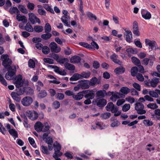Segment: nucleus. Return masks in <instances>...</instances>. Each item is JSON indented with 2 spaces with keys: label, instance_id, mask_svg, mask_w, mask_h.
Returning a JSON list of instances; mask_svg holds the SVG:
<instances>
[{
  "label": "nucleus",
  "instance_id": "obj_43",
  "mask_svg": "<svg viewBox=\"0 0 160 160\" xmlns=\"http://www.w3.org/2000/svg\"><path fill=\"white\" fill-rule=\"evenodd\" d=\"M114 106L115 105L112 102H110L108 103L105 108L107 111H110L112 109V108L114 107Z\"/></svg>",
  "mask_w": 160,
  "mask_h": 160
},
{
  "label": "nucleus",
  "instance_id": "obj_46",
  "mask_svg": "<svg viewBox=\"0 0 160 160\" xmlns=\"http://www.w3.org/2000/svg\"><path fill=\"white\" fill-rule=\"evenodd\" d=\"M45 31L46 33L50 32L51 31V27L48 23H47L44 27Z\"/></svg>",
  "mask_w": 160,
  "mask_h": 160
},
{
  "label": "nucleus",
  "instance_id": "obj_33",
  "mask_svg": "<svg viewBox=\"0 0 160 160\" xmlns=\"http://www.w3.org/2000/svg\"><path fill=\"white\" fill-rule=\"evenodd\" d=\"M131 59L132 62L135 65L138 66L141 64L140 60L137 58L135 57H132L131 58Z\"/></svg>",
  "mask_w": 160,
  "mask_h": 160
},
{
  "label": "nucleus",
  "instance_id": "obj_42",
  "mask_svg": "<svg viewBox=\"0 0 160 160\" xmlns=\"http://www.w3.org/2000/svg\"><path fill=\"white\" fill-rule=\"evenodd\" d=\"M143 123L147 127L153 125L152 122L149 119H144L143 121Z\"/></svg>",
  "mask_w": 160,
  "mask_h": 160
},
{
  "label": "nucleus",
  "instance_id": "obj_57",
  "mask_svg": "<svg viewBox=\"0 0 160 160\" xmlns=\"http://www.w3.org/2000/svg\"><path fill=\"white\" fill-rule=\"evenodd\" d=\"M28 140L30 144L34 148H36L37 147L36 145L35 144V141L34 139L30 137L28 138Z\"/></svg>",
  "mask_w": 160,
  "mask_h": 160
},
{
  "label": "nucleus",
  "instance_id": "obj_22",
  "mask_svg": "<svg viewBox=\"0 0 160 160\" xmlns=\"http://www.w3.org/2000/svg\"><path fill=\"white\" fill-rule=\"evenodd\" d=\"M83 90L78 93L77 95H73V98L75 100H79L81 99L84 96V93H83Z\"/></svg>",
  "mask_w": 160,
  "mask_h": 160
},
{
  "label": "nucleus",
  "instance_id": "obj_30",
  "mask_svg": "<svg viewBox=\"0 0 160 160\" xmlns=\"http://www.w3.org/2000/svg\"><path fill=\"white\" fill-rule=\"evenodd\" d=\"M138 71V68L136 67H132L131 70V75L132 76L135 77L137 74Z\"/></svg>",
  "mask_w": 160,
  "mask_h": 160
},
{
  "label": "nucleus",
  "instance_id": "obj_55",
  "mask_svg": "<svg viewBox=\"0 0 160 160\" xmlns=\"http://www.w3.org/2000/svg\"><path fill=\"white\" fill-rule=\"evenodd\" d=\"M130 108V105L129 104H125L122 107V110L123 112H127L128 111Z\"/></svg>",
  "mask_w": 160,
  "mask_h": 160
},
{
  "label": "nucleus",
  "instance_id": "obj_3",
  "mask_svg": "<svg viewBox=\"0 0 160 160\" xmlns=\"http://www.w3.org/2000/svg\"><path fill=\"white\" fill-rule=\"evenodd\" d=\"M32 98L30 96H25L22 98L21 102L22 105L25 107L30 106L33 102Z\"/></svg>",
  "mask_w": 160,
  "mask_h": 160
},
{
  "label": "nucleus",
  "instance_id": "obj_16",
  "mask_svg": "<svg viewBox=\"0 0 160 160\" xmlns=\"http://www.w3.org/2000/svg\"><path fill=\"white\" fill-rule=\"evenodd\" d=\"M16 19L18 21H22L24 24L27 23V19L26 17L24 16H20V13L17 14Z\"/></svg>",
  "mask_w": 160,
  "mask_h": 160
},
{
  "label": "nucleus",
  "instance_id": "obj_56",
  "mask_svg": "<svg viewBox=\"0 0 160 160\" xmlns=\"http://www.w3.org/2000/svg\"><path fill=\"white\" fill-rule=\"evenodd\" d=\"M136 77L137 79L139 81L143 82L144 81V78L142 74L138 73Z\"/></svg>",
  "mask_w": 160,
  "mask_h": 160
},
{
  "label": "nucleus",
  "instance_id": "obj_36",
  "mask_svg": "<svg viewBox=\"0 0 160 160\" xmlns=\"http://www.w3.org/2000/svg\"><path fill=\"white\" fill-rule=\"evenodd\" d=\"M10 13L13 14L16 13L17 14L20 13V11L16 7H13L10 8L9 10Z\"/></svg>",
  "mask_w": 160,
  "mask_h": 160
},
{
  "label": "nucleus",
  "instance_id": "obj_51",
  "mask_svg": "<svg viewBox=\"0 0 160 160\" xmlns=\"http://www.w3.org/2000/svg\"><path fill=\"white\" fill-rule=\"evenodd\" d=\"M0 82L3 85L7 86L8 84L5 79L2 75L0 74Z\"/></svg>",
  "mask_w": 160,
  "mask_h": 160
},
{
  "label": "nucleus",
  "instance_id": "obj_32",
  "mask_svg": "<svg viewBox=\"0 0 160 160\" xmlns=\"http://www.w3.org/2000/svg\"><path fill=\"white\" fill-rule=\"evenodd\" d=\"M52 36V34L50 32H47L45 34H42L41 35V38L45 40H47L50 39Z\"/></svg>",
  "mask_w": 160,
  "mask_h": 160
},
{
  "label": "nucleus",
  "instance_id": "obj_23",
  "mask_svg": "<svg viewBox=\"0 0 160 160\" xmlns=\"http://www.w3.org/2000/svg\"><path fill=\"white\" fill-rule=\"evenodd\" d=\"M118 58V56L115 53L113 54L110 56V58L114 62L120 65L121 62L119 60L117 59Z\"/></svg>",
  "mask_w": 160,
  "mask_h": 160
},
{
  "label": "nucleus",
  "instance_id": "obj_34",
  "mask_svg": "<svg viewBox=\"0 0 160 160\" xmlns=\"http://www.w3.org/2000/svg\"><path fill=\"white\" fill-rule=\"evenodd\" d=\"M43 29V27L41 26H35L33 28V30L36 32H42Z\"/></svg>",
  "mask_w": 160,
  "mask_h": 160
},
{
  "label": "nucleus",
  "instance_id": "obj_48",
  "mask_svg": "<svg viewBox=\"0 0 160 160\" xmlns=\"http://www.w3.org/2000/svg\"><path fill=\"white\" fill-rule=\"evenodd\" d=\"M142 17L145 19H149L151 17V14L149 12H147L145 14L142 12Z\"/></svg>",
  "mask_w": 160,
  "mask_h": 160
},
{
  "label": "nucleus",
  "instance_id": "obj_18",
  "mask_svg": "<svg viewBox=\"0 0 160 160\" xmlns=\"http://www.w3.org/2000/svg\"><path fill=\"white\" fill-rule=\"evenodd\" d=\"M159 82H160V79L156 78H154L150 81L151 86L152 87L155 88Z\"/></svg>",
  "mask_w": 160,
  "mask_h": 160
},
{
  "label": "nucleus",
  "instance_id": "obj_19",
  "mask_svg": "<svg viewBox=\"0 0 160 160\" xmlns=\"http://www.w3.org/2000/svg\"><path fill=\"white\" fill-rule=\"evenodd\" d=\"M11 96L13 99L16 101L19 102L21 100V98L17 93L15 92H12L11 93Z\"/></svg>",
  "mask_w": 160,
  "mask_h": 160
},
{
  "label": "nucleus",
  "instance_id": "obj_59",
  "mask_svg": "<svg viewBox=\"0 0 160 160\" xmlns=\"http://www.w3.org/2000/svg\"><path fill=\"white\" fill-rule=\"evenodd\" d=\"M150 59L148 58H145L142 61V64L144 65H147Z\"/></svg>",
  "mask_w": 160,
  "mask_h": 160
},
{
  "label": "nucleus",
  "instance_id": "obj_26",
  "mask_svg": "<svg viewBox=\"0 0 160 160\" xmlns=\"http://www.w3.org/2000/svg\"><path fill=\"white\" fill-rule=\"evenodd\" d=\"M79 44L80 46L89 50H92L93 49V48L92 46L88 43L83 42H81L79 43Z\"/></svg>",
  "mask_w": 160,
  "mask_h": 160
},
{
  "label": "nucleus",
  "instance_id": "obj_40",
  "mask_svg": "<svg viewBox=\"0 0 160 160\" xmlns=\"http://www.w3.org/2000/svg\"><path fill=\"white\" fill-rule=\"evenodd\" d=\"M47 95V92L45 90L41 91L38 95V97L40 98H42L45 97Z\"/></svg>",
  "mask_w": 160,
  "mask_h": 160
},
{
  "label": "nucleus",
  "instance_id": "obj_58",
  "mask_svg": "<svg viewBox=\"0 0 160 160\" xmlns=\"http://www.w3.org/2000/svg\"><path fill=\"white\" fill-rule=\"evenodd\" d=\"M52 106L55 109H57L60 106V103L59 101H55L52 103Z\"/></svg>",
  "mask_w": 160,
  "mask_h": 160
},
{
  "label": "nucleus",
  "instance_id": "obj_53",
  "mask_svg": "<svg viewBox=\"0 0 160 160\" xmlns=\"http://www.w3.org/2000/svg\"><path fill=\"white\" fill-rule=\"evenodd\" d=\"M17 89V92H16L19 95H21L24 94L25 92V87L23 88H18Z\"/></svg>",
  "mask_w": 160,
  "mask_h": 160
},
{
  "label": "nucleus",
  "instance_id": "obj_6",
  "mask_svg": "<svg viewBox=\"0 0 160 160\" xmlns=\"http://www.w3.org/2000/svg\"><path fill=\"white\" fill-rule=\"evenodd\" d=\"M145 43L146 46H148L149 49H151V50H155V48L157 47V44L156 42L153 40L151 41L149 39H146Z\"/></svg>",
  "mask_w": 160,
  "mask_h": 160
},
{
  "label": "nucleus",
  "instance_id": "obj_63",
  "mask_svg": "<svg viewBox=\"0 0 160 160\" xmlns=\"http://www.w3.org/2000/svg\"><path fill=\"white\" fill-rule=\"evenodd\" d=\"M126 100L129 102L130 103H132L134 102L135 99L133 97L131 96H128L125 98Z\"/></svg>",
  "mask_w": 160,
  "mask_h": 160
},
{
  "label": "nucleus",
  "instance_id": "obj_62",
  "mask_svg": "<svg viewBox=\"0 0 160 160\" xmlns=\"http://www.w3.org/2000/svg\"><path fill=\"white\" fill-rule=\"evenodd\" d=\"M149 95L152 97L157 98L158 97V95L157 93L156 92V91H150L149 92Z\"/></svg>",
  "mask_w": 160,
  "mask_h": 160
},
{
  "label": "nucleus",
  "instance_id": "obj_44",
  "mask_svg": "<svg viewBox=\"0 0 160 160\" xmlns=\"http://www.w3.org/2000/svg\"><path fill=\"white\" fill-rule=\"evenodd\" d=\"M18 8L24 14H27L28 13L27 9L25 8L24 6L22 5H19L18 6Z\"/></svg>",
  "mask_w": 160,
  "mask_h": 160
},
{
  "label": "nucleus",
  "instance_id": "obj_10",
  "mask_svg": "<svg viewBox=\"0 0 160 160\" xmlns=\"http://www.w3.org/2000/svg\"><path fill=\"white\" fill-rule=\"evenodd\" d=\"M27 113L28 114V117L32 120H35L38 117V113L35 111H29L27 112Z\"/></svg>",
  "mask_w": 160,
  "mask_h": 160
},
{
  "label": "nucleus",
  "instance_id": "obj_25",
  "mask_svg": "<svg viewBox=\"0 0 160 160\" xmlns=\"http://www.w3.org/2000/svg\"><path fill=\"white\" fill-rule=\"evenodd\" d=\"M25 92L27 95L31 96L33 93V90L30 87H25Z\"/></svg>",
  "mask_w": 160,
  "mask_h": 160
},
{
  "label": "nucleus",
  "instance_id": "obj_54",
  "mask_svg": "<svg viewBox=\"0 0 160 160\" xmlns=\"http://www.w3.org/2000/svg\"><path fill=\"white\" fill-rule=\"evenodd\" d=\"M69 62L68 59L67 58H60L59 59L58 62L61 64L66 63Z\"/></svg>",
  "mask_w": 160,
  "mask_h": 160
},
{
  "label": "nucleus",
  "instance_id": "obj_11",
  "mask_svg": "<svg viewBox=\"0 0 160 160\" xmlns=\"http://www.w3.org/2000/svg\"><path fill=\"white\" fill-rule=\"evenodd\" d=\"M80 83L81 88L82 89H88L89 88V85L88 84L89 81L87 80H81L78 81Z\"/></svg>",
  "mask_w": 160,
  "mask_h": 160
},
{
  "label": "nucleus",
  "instance_id": "obj_50",
  "mask_svg": "<svg viewBox=\"0 0 160 160\" xmlns=\"http://www.w3.org/2000/svg\"><path fill=\"white\" fill-rule=\"evenodd\" d=\"M55 97L58 99L62 100L64 98V95L62 93H58L56 94Z\"/></svg>",
  "mask_w": 160,
  "mask_h": 160
},
{
  "label": "nucleus",
  "instance_id": "obj_49",
  "mask_svg": "<svg viewBox=\"0 0 160 160\" xmlns=\"http://www.w3.org/2000/svg\"><path fill=\"white\" fill-rule=\"evenodd\" d=\"M150 61L149 62V65L152 67L153 64V62L155 60V58L153 55H150L149 57Z\"/></svg>",
  "mask_w": 160,
  "mask_h": 160
},
{
  "label": "nucleus",
  "instance_id": "obj_8",
  "mask_svg": "<svg viewBox=\"0 0 160 160\" xmlns=\"http://www.w3.org/2000/svg\"><path fill=\"white\" fill-rule=\"evenodd\" d=\"M49 46L52 52L58 53L61 51V48L60 47H58L57 44L54 42H51Z\"/></svg>",
  "mask_w": 160,
  "mask_h": 160
},
{
  "label": "nucleus",
  "instance_id": "obj_12",
  "mask_svg": "<svg viewBox=\"0 0 160 160\" xmlns=\"http://www.w3.org/2000/svg\"><path fill=\"white\" fill-rule=\"evenodd\" d=\"M101 83L100 80L97 78L95 77H92L90 80V82L89 81V85L90 86H93L96 84H99Z\"/></svg>",
  "mask_w": 160,
  "mask_h": 160
},
{
  "label": "nucleus",
  "instance_id": "obj_14",
  "mask_svg": "<svg viewBox=\"0 0 160 160\" xmlns=\"http://www.w3.org/2000/svg\"><path fill=\"white\" fill-rule=\"evenodd\" d=\"M81 58L79 56L75 55L70 59V62L72 63H78L80 62Z\"/></svg>",
  "mask_w": 160,
  "mask_h": 160
},
{
  "label": "nucleus",
  "instance_id": "obj_4",
  "mask_svg": "<svg viewBox=\"0 0 160 160\" xmlns=\"http://www.w3.org/2000/svg\"><path fill=\"white\" fill-rule=\"evenodd\" d=\"M29 20L32 24H34L37 23L40 24L41 21L39 19L37 18L33 13H29L28 14Z\"/></svg>",
  "mask_w": 160,
  "mask_h": 160
},
{
  "label": "nucleus",
  "instance_id": "obj_29",
  "mask_svg": "<svg viewBox=\"0 0 160 160\" xmlns=\"http://www.w3.org/2000/svg\"><path fill=\"white\" fill-rule=\"evenodd\" d=\"M105 90H99L97 92L96 94L97 97H99L101 98H103L105 97Z\"/></svg>",
  "mask_w": 160,
  "mask_h": 160
},
{
  "label": "nucleus",
  "instance_id": "obj_37",
  "mask_svg": "<svg viewBox=\"0 0 160 160\" xmlns=\"http://www.w3.org/2000/svg\"><path fill=\"white\" fill-rule=\"evenodd\" d=\"M87 15L88 17L90 20H92L94 19L96 20L97 19V17L90 12H87Z\"/></svg>",
  "mask_w": 160,
  "mask_h": 160
},
{
  "label": "nucleus",
  "instance_id": "obj_64",
  "mask_svg": "<svg viewBox=\"0 0 160 160\" xmlns=\"http://www.w3.org/2000/svg\"><path fill=\"white\" fill-rule=\"evenodd\" d=\"M28 66L31 68H34L35 64L33 60L30 59L29 60Z\"/></svg>",
  "mask_w": 160,
  "mask_h": 160
},
{
  "label": "nucleus",
  "instance_id": "obj_60",
  "mask_svg": "<svg viewBox=\"0 0 160 160\" xmlns=\"http://www.w3.org/2000/svg\"><path fill=\"white\" fill-rule=\"evenodd\" d=\"M41 148L42 152L43 153L46 154H48V151L47 147H45L43 145H42L41 147Z\"/></svg>",
  "mask_w": 160,
  "mask_h": 160
},
{
  "label": "nucleus",
  "instance_id": "obj_27",
  "mask_svg": "<svg viewBox=\"0 0 160 160\" xmlns=\"http://www.w3.org/2000/svg\"><path fill=\"white\" fill-rule=\"evenodd\" d=\"M125 71V69L122 67L116 68L114 70V72L116 74H119L123 73Z\"/></svg>",
  "mask_w": 160,
  "mask_h": 160
},
{
  "label": "nucleus",
  "instance_id": "obj_24",
  "mask_svg": "<svg viewBox=\"0 0 160 160\" xmlns=\"http://www.w3.org/2000/svg\"><path fill=\"white\" fill-rule=\"evenodd\" d=\"M80 79H81L80 74L75 73L70 78L69 80L70 81H75Z\"/></svg>",
  "mask_w": 160,
  "mask_h": 160
},
{
  "label": "nucleus",
  "instance_id": "obj_7",
  "mask_svg": "<svg viewBox=\"0 0 160 160\" xmlns=\"http://www.w3.org/2000/svg\"><path fill=\"white\" fill-rule=\"evenodd\" d=\"M95 100L96 105L100 108L104 107L107 103L106 100L103 98H97Z\"/></svg>",
  "mask_w": 160,
  "mask_h": 160
},
{
  "label": "nucleus",
  "instance_id": "obj_39",
  "mask_svg": "<svg viewBox=\"0 0 160 160\" xmlns=\"http://www.w3.org/2000/svg\"><path fill=\"white\" fill-rule=\"evenodd\" d=\"M8 132L12 136V137L15 138L18 137V134L17 132L14 129H11V130H9Z\"/></svg>",
  "mask_w": 160,
  "mask_h": 160
},
{
  "label": "nucleus",
  "instance_id": "obj_47",
  "mask_svg": "<svg viewBox=\"0 0 160 160\" xmlns=\"http://www.w3.org/2000/svg\"><path fill=\"white\" fill-rule=\"evenodd\" d=\"M111 115L110 113L107 112L102 113L101 115V117L103 119L108 118Z\"/></svg>",
  "mask_w": 160,
  "mask_h": 160
},
{
  "label": "nucleus",
  "instance_id": "obj_2",
  "mask_svg": "<svg viewBox=\"0 0 160 160\" xmlns=\"http://www.w3.org/2000/svg\"><path fill=\"white\" fill-rule=\"evenodd\" d=\"M8 69V72L5 75V78L8 80H11V78L15 76L16 72V68H12V67L10 66L7 68Z\"/></svg>",
  "mask_w": 160,
  "mask_h": 160
},
{
  "label": "nucleus",
  "instance_id": "obj_61",
  "mask_svg": "<svg viewBox=\"0 0 160 160\" xmlns=\"http://www.w3.org/2000/svg\"><path fill=\"white\" fill-rule=\"evenodd\" d=\"M46 142L48 143V145H52L53 143L52 138L51 137H49L47 138L46 139Z\"/></svg>",
  "mask_w": 160,
  "mask_h": 160
},
{
  "label": "nucleus",
  "instance_id": "obj_5",
  "mask_svg": "<svg viewBox=\"0 0 160 160\" xmlns=\"http://www.w3.org/2000/svg\"><path fill=\"white\" fill-rule=\"evenodd\" d=\"M84 97L86 98H89L92 99L95 97V94L94 91L92 90H83Z\"/></svg>",
  "mask_w": 160,
  "mask_h": 160
},
{
  "label": "nucleus",
  "instance_id": "obj_52",
  "mask_svg": "<svg viewBox=\"0 0 160 160\" xmlns=\"http://www.w3.org/2000/svg\"><path fill=\"white\" fill-rule=\"evenodd\" d=\"M42 51V52L45 54H48L50 52L49 48L47 46H43Z\"/></svg>",
  "mask_w": 160,
  "mask_h": 160
},
{
  "label": "nucleus",
  "instance_id": "obj_9",
  "mask_svg": "<svg viewBox=\"0 0 160 160\" xmlns=\"http://www.w3.org/2000/svg\"><path fill=\"white\" fill-rule=\"evenodd\" d=\"M17 78L14 81V84L17 88H19L23 86V81L22 80V77L21 75L19 74L17 77Z\"/></svg>",
  "mask_w": 160,
  "mask_h": 160
},
{
  "label": "nucleus",
  "instance_id": "obj_21",
  "mask_svg": "<svg viewBox=\"0 0 160 160\" xmlns=\"http://www.w3.org/2000/svg\"><path fill=\"white\" fill-rule=\"evenodd\" d=\"M53 147L55 151L54 154H56V152H60L61 149V146L58 142L56 141L54 142L53 144Z\"/></svg>",
  "mask_w": 160,
  "mask_h": 160
},
{
  "label": "nucleus",
  "instance_id": "obj_35",
  "mask_svg": "<svg viewBox=\"0 0 160 160\" xmlns=\"http://www.w3.org/2000/svg\"><path fill=\"white\" fill-rule=\"evenodd\" d=\"M50 127L48 123L47 122H44L43 124L42 132H45L48 131Z\"/></svg>",
  "mask_w": 160,
  "mask_h": 160
},
{
  "label": "nucleus",
  "instance_id": "obj_13",
  "mask_svg": "<svg viewBox=\"0 0 160 160\" xmlns=\"http://www.w3.org/2000/svg\"><path fill=\"white\" fill-rule=\"evenodd\" d=\"M34 128L38 132H42L43 124L40 122H37L34 125Z\"/></svg>",
  "mask_w": 160,
  "mask_h": 160
},
{
  "label": "nucleus",
  "instance_id": "obj_17",
  "mask_svg": "<svg viewBox=\"0 0 160 160\" xmlns=\"http://www.w3.org/2000/svg\"><path fill=\"white\" fill-rule=\"evenodd\" d=\"M70 19L69 16H62L61 18V20L64 25L68 27H70V25L68 22V21Z\"/></svg>",
  "mask_w": 160,
  "mask_h": 160
},
{
  "label": "nucleus",
  "instance_id": "obj_20",
  "mask_svg": "<svg viewBox=\"0 0 160 160\" xmlns=\"http://www.w3.org/2000/svg\"><path fill=\"white\" fill-rule=\"evenodd\" d=\"M12 62V60L9 58L3 61L2 62V65L5 68H6L7 67L11 66Z\"/></svg>",
  "mask_w": 160,
  "mask_h": 160
},
{
  "label": "nucleus",
  "instance_id": "obj_41",
  "mask_svg": "<svg viewBox=\"0 0 160 160\" xmlns=\"http://www.w3.org/2000/svg\"><path fill=\"white\" fill-rule=\"evenodd\" d=\"M120 91L122 93L125 94H127L130 91V90L127 87H122Z\"/></svg>",
  "mask_w": 160,
  "mask_h": 160
},
{
  "label": "nucleus",
  "instance_id": "obj_1",
  "mask_svg": "<svg viewBox=\"0 0 160 160\" xmlns=\"http://www.w3.org/2000/svg\"><path fill=\"white\" fill-rule=\"evenodd\" d=\"M144 105L141 102H137L135 104V110L139 114H143L146 113V111L144 109Z\"/></svg>",
  "mask_w": 160,
  "mask_h": 160
},
{
  "label": "nucleus",
  "instance_id": "obj_31",
  "mask_svg": "<svg viewBox=\"0 0 160 160\" xmlns=\"http://www.w3.org/2000/svg\"><path fill=\"white\" fill-rule=\"evenodd\" d=\"M25 29L28 32H32L33 31V28L29 22H27L25 27Z\"/></svg>",
  "mask_w": 160,
  "mask_h": 160
},
{
  "label": "nucleus",
  "instance_id": "obj_28",
  "mask_svg": "<svg viewBox=\"0 0 160 160\" xmlns=\"http://www.w3.org/2000/svg\"><path fill=\"white\" fill-rule=\"evenodd\" d=\"M65 68L69 70L73 71L75 69V67L73 65L68 63H66L64 64Z\"/></svg>",
  "mask_w": 160,
  "mask_h": 160
},
{
  "label": "nucleus",
  "instance_id": "obj_45",
  "mask_svg": "<svg viewBox=\"0 0 160 160\" xmlns=\"http://www.w3.org/2000/svg\"><path fill=\"white\" fill-rule=\"evenodd\" d=\"M147 107L148 108L154 110L157 108L158 106L156 103H150L147 105Z\"/></svg>",
  "mask_w": 160,
  "mask_h": 160
},
{
  "label": "nucleus",
  "instance_id": "obj_38",
  "mask_svg": "<svg viewBox=\"0 0 160 160\" xmlns=\"http://www.w3.org/2000/svg\"><path fill=\"white\" fill-rule=\"evenodd\" d=\"M91 74V72L89 71H88L87 72H83L81 73V74H80L81 75V79L82 78H88L89 77Z\"/></svg>",
  "mask_w": 160,
  "mask_h": 160
},
{
  "label": "nucleus",
  "instance_id": "obj_15",
  "mask_svg": "<svg viewBox=\"0 0 160 160\" xmlns=\"http://www.w3.org/2000/svg\"><path fill=\"white\" fill-rule=\"evenodd\" d=\"M124 36H126V40L128 42H131V39L132 38V34L130 31H127L124 33Z\"/></svg>",
  "mask_w": 160,
  "mask_h": 160
}]
</instances>
